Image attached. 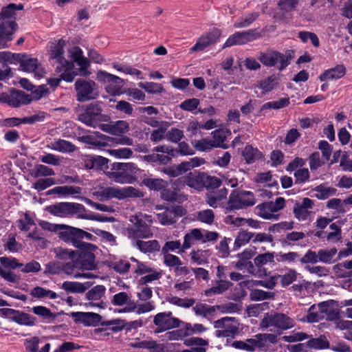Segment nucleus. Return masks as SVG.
Listing matches in <instances>:
<instances>
[{"mask_svg": "<svg viewBox=\"0 0 352 352\" xmlns=\"http://www.w3.org/2000/svg\"><path fill=\"white\" fill-rule=\"evenodd\" d=\"M133 245L144 254L154 253L160 250V245L157 240L147 241L137 240L133 243Z\"/></svg>", "mask_w": 352, "mask_h": 352, "instance_id": "2f4dec72", "label": "nucleus"}, {"mask_svg": "<svg viewBox=\"0 0 352 352\" xmlns=\"http://www.w3.org/2000/svg\"><path fill=\"white\" fill-rule=\"evenodd\" d=\"M305 237V234L302 232L292 231L286 234L284 238L280 240L283 245H294L300 240Z\"/></svg>", "mask_w": 352, "mask_h": 352, "instance_id": "49530a36", "label": "nucleus"}, {"mask_svg": "<svg viewBox=\"0 0 352 352\" xmlns=\"http://www.w3.org/2000/svg\"><path fill=\"white\" fill-rule=\"evenodd\" d=\"M307 344L308 347L314 349H325L329 347V342L322 336L309 340Z\"/></svg>", "mask_w": 352, "mask_h": 352, "instance_id": "052dcab7", "label": "nucleus"}, {"mask_svg": "<svg viewBox=\"0 0 352 352\" xmlns=\"http://www.w3.org/2000/svg\"><path fill=\"white\" fill-rule=\"evenodd\" d=\"M16 224L21 231H28L32 226L35 225V223L30 214L24 213L23 217L17 221Z\"/></svg>", "mask_w": 352, "mask_h": 352, "instance_id": "338daca9", "label": "nucleus"}, {"mask_svg": "<svg viewBox=\"0 0 352 352\" xmlns=\"http://www.w3.org/2000/svg\"><path fill=\"white\" fill-rule=\"evenodd\" d=\"M161 198L168 202L183 203L187 200V196L182 193L176 188L164 187L160 193Z\"/></svg>", "mask_w": 352, "mask_h": 352, "instance_id": "bb28decb", "label": "nucleus"}, {"mask_svg": "<svg viewBox=\"0 0 352 352\" xmlns=\"http://www.w3.org/2000/svg\"><path fill=\"white\" fill-rule=\"evenodd\" d=\"M138 87L151 94H160L164 91L161 84L154 82H140L138 83Z\"/></svg>", "mask_w": 352, "mask_h": 352, "instance_id": "603ef678", "label": "nucleus"}, {"mask_svg": "<svg viewBox=\"0 0 352 352\" xmlns=\"http://www.w3.org/2000/svg\"><path fill=\"white\" fill-rule=\"evenodd\" d=\"M276 260L278 263L294 265L297 261H300V254L296 252H289L287 253L280 252L276 253Z\"/></svg>", "mask_w": 352, "mask_h": 352, "instance_id": "c03bdc74", "label": "nucleus"}, {"mask_svg": "<svg viewBox=\"0 0 352 352\" xmlns=\"http://www.w3.org/2000/svg\"><path fill=\"white\" fill-rule=\"evenodd\" d=\"M76 99L79 102H86L98 96L97 85L91 80L78 79L75 82Z\"/></svg>", "mask_w": 352, "mask_h": 352, "instance_id": "9d476101", "label": "nucleus"}, {"mask_svg": "<svg viewBox=\"0 0 352 352\" xmlns=\"http://www.w3.org/2000/svg\"><path fill=\"white\" fill-rule=\"evenodd\" d=\"M214 148L221 147L226 148L228 146L224 144L226 139V133L223 129H217L212 132V137H210Z\"/></svg>", "mask_w": 352, "mask_h": 352, "instance_id": "3c124183", "label": "nucleus"}, {"mask_svg": "<svg viewBox=\"0 0 352 352\" xmlns=\"http://www.w3.org/2000/svg\"><path fill=\"white\" fill-rule=\"evenodd\" d=\"M228 190L222 188L216 192L208 194L206 195V203L212 208L224 207L223 201L226 199L228 195Z\"/></svg>", "mask_w": 352, "mask_h": 352, "instance_id": "c85d7f7f", "label": "nucleus"}, {"mask_svg": "<svg viewBox=\"0 0 352 352\" xmlns=\"http://www.w3.org/2000/svg\"><path fill=\"white\" fill-rule=\"evenodd\" d=\"M256 203L253 192L246 190H234L230 195L226 206V212L233 210H239L252 206Z\"/></svg>", "mask_w": 352, "mask_h": 352, "instance_id": "423d86ee", "label": "nucleus"}, {"mask_svg": "<svg viewBox=\"0 0 352 352\" xmlns=\"http://www.w3.org/2000/svg\"><path fill=\"white\" fill-rule=\"evenodd\" d=\"M202 239V231L198 228H194L190 232L185 234L184 237V243L182 244V250L178 252V254H182L186 250L189 249L195 241H201Z\"/></svg>", "mask_w": 352, "mask_h": 352, "instance_id": "473e14b6", "label": "nucleus"}, {"mask_svg": "<svg viewBox=\"0 0 352 352\" xmlns=\"http://www.w3.org/2000/svg\"><path fill=\"white\" fill-rule=\"evenodd\" d=\"M23 5L10 3L0 12V49L8 47V43L13 39V34L18 25L15 22L16 10H21Z\"/></svg>", "mask_w": 352, "mask_h": 352, "instance_id": "f257e3e1", "label": "nucleus"}, {"mask_svg": "<svg viewBox=\"0 0 352 352\" xmlns=\"http://www.w3.org/2000/svg\"><path fill=\"white\" fill-rule=\"evenodd\" d=\"M314 207V201L305 197L301 202H296L293 207L294 217L299 221H310L313 217L312 210Z\"/></svg>", "mask_w": 352, "mask_h": 352, "instance_id": "dca6fc26", "label": "nucleus"}, {"mask_svg": "<svg viewBox=\"0 0 352 352\" xmlns=\"http://www.w3.org/2000/svg\"><path fill=\"white\" fill-rule=\"evenodd\" d=\"M258 17L257 12H252L238 19L234 23L235 28H244L250 26Z\"/></svg>", "mask_w": 352, "mask_h": 352, "instance_id": "8fccbe9b", "label": "nucleus"}, {"mask_svg": "<svg viewBox=\"0 0 352 352\" xmlns=\"http://www.w3.org/2000/svg\"><path fill=\"white\" fill-rule=\"evenodd\" d=\"M60 237L66 242L71 243L73 245L76 241L78 242H83L82 239H86L89 241H94L95 236L91 234L84 231L83 230L74 228L66 227L65 230L60 231Z\"/></svg>", "mask_w": 352, "mask_h": 352, "instance_id": "a211bd4d", "label": "nucleus"}, {"mask_svg": "<svg viewBox=\"0 0 352 352\" xmlns=\"http://www.w3.org/2000/svg\"><path fill=\"white\" fill-rule=\"evenodd\" d=\"M276 276H278L282 287H285L296 280L298 273L294 269L287 268L284 274H276Z\"/></svg>", "mask_w": 352, "mask_h": 352, "instance_id": "de8ad7c7", "label": "nucleus"}, {"mask_svg": "<svg viewBox=\"0 0 352 352\" xmlns=\"http://www.w3.org/2000/svg\"><path fill=\"white\" fill-rule=\"evenodd\" d=\"M294 324L292 318L281 313L267 314L261 322L262 329L278 333L292 328Z\"/></svg>", "mask_w": 352, "mask_h": 352, "instance_id": "7ed1b4c3", "label": "nucleus"}, {"mask_svg": "<svg viewBox=\"0 0 352 352\" xmlns=\"http://www.w3.org/2000/svg\"><path fill=\"white\" fill-rule=\"evenodd\" d=\"M81 270L79 266H77V261L75 258L69 262L63 264V272L66 274L74 278H92L94 275L90 272L80 273L75 272L76 270Z\"/></svg>", "mask_w": 352, "mask_h": 352, "instance_id": "c756f323", "label": "nucleus"}, {"mask_svg": "<svg viewBox=\"0 0 352 352\" xmlns=\"http://www.w3.org/2000/svg\"><path fill=\"white\" fill-rule=\"evenodd\" d=\"M232 286V283L227 280H217L212 287L204 291V295L207 297H211L216 295L222 294L228 291Z\"/></svg>", "mask_w": 352, "mask_h": 352, "instance_id": "7c9ffc66", "label": "nucleus"}, {"mask_svg": "<svg viewBox=\"0 0 352 352\" xmlns=\"http://www.w3.org/2000/svg\"><path fill=\"white\" fill-rule=\"evenodd\" d=\"M336 315L337 313L335 312L331 305L327 301H324L311 306L305 320L311 323L317 322L324 319L325 316L327 318L332 320Z\"/></svg>", "mask_w": 352, "mask_h": 352, "instance_id": "6e6552de", "label": "nucleus"}, {"mask_svg": "<svg viewBox=\"0 0 352 352\" xmlns=\"http://www.w3.org/2000/svg\"><path fill=\"white\" fill-rule=\"evenodd\" d=\"M4 314L12 316V320L19 324L32 326L34 324L35 319L28 314L16 311L12 309H3Z\"/></svg>", "mask_w": 352, "mask_h": 352, "instance_id": "cd10ccee", "label": "nucleus"}, {"mask_svg": "<svg viewBox=\"0 0 352 352\" xmlns=\"http://www.w3.org/2000/svg\"><path fill=\"white\" fill-rule=\"evenodd\" d=\"M111 303L116 306L126 305L123 309H119L118 313H129L136 309V304L131 300V296L124 292L116 294L113 296Z\"/></svg>", "mask_w": 352, "mask_h": 352, "instance_id": "4be33fe9", "label": "nucleus"}, {"mask_svg": "<svg viewBox=\"0 0 352 352\" xmlns=\"http://www.w3.org/2000/svg\"><path fill=\"white\" fill-rule=\"evenodd\" d=\"M66 42L60 39L52 50V57L55 58L58 63L56 68V71L61 72L62 78L66 82H72L74 78L78 75L74 70V65L73 62L66 60L63 57L64 47Z\"/></svg>", "mask_w": 352, "mask_h": 352, "instance_id": "f03ea898", "label": "nucleus"}, {"mask_svg": "<svg viewBox=\"0 0 352 352\" xmlns=\"http://www.w3.org/2000/svg\"><path fill=\"white\" fill-rule=\"evenodd\" d=\"M346 72L345 66L343 64H338L334 67L324 70L318 78L321 82L338 80L344 76Z\"/></svg>", "mask_w": 352, "mask_h": 352, "instance_id": "a878e982", "label": "nucleus"}, {"mask_svg": "<svg viewBox=\"0 0 352 352\" xmlns=\"http://www.w3.org/2000/svg\"><path fill=\"white\" fill-rule=\"evenodd\" d=\"M337 252L338 251L336 248L318 250L319 262L331 263L333 261V258L337 254Z\"/></svg>", "mask_w": 352, "mask_h": 352, "instance_id": "864d4df0", "label": "nucleus"}, {"mask_svg": "<svg viewBox=\"0 0 352 352\" xmlns=\"http://www.w3.org/2000/svg\"><path fill=\"white\" fill-rule=\"evenodd\" d=\"M40 339L38 337L34 336L30 338L25 339L24 341V346L25 349L30 352H49L51 348L50 343H46L40 351L38 346Z\"/></svg>", "mask_w": 352, "mask_h": 352, "instance_id": "c9c22d12", "label": "nucleus"}, {"mask_svg": "<svg viewBox=\"0 0 352 352\" xmlns=\"http://www.w3.org/2000/svg\"><path fill=\"white\" fill-rule=\"evenodd\" d=\"M106 288L103 285H96L92 287L86 293V298L90 300L89 302L86 303L87 307H97L103 308V303L99 302L101 298L104 295Z\"/></svg>", "mask_w": 352, "mask_h": 352, "instance_id": "b1692460", "label": "nucleus"}, {"mask_svg": "<svg viewBox=\"0 0 352 352\" xmlns=\"http://www.w3.org/2000/svg\"><path fill=\"white\" fill-rule=\"evenodd\" d=\"M217 307L210 306L204 303H197L195 306L192 307L196 316H201L204 318H208L214 316L216 308Z\"/></svg>", "mask_w": 352, "mask_h": 352, "instance_id": "37998d69", "label": "nucleus"}, {"mask_svg": "<svg viewBox=\"0 0 352 352\" xmlns=\"http://www.w3.org/2000/svg\"><path fill=\"white\" fill-rule=\"evenodd\" d=\"M109 179L119 184H133L135 177H131L125 170H112L107 173Z\"/></svg>", "mask_w": 352, "mask_h": 352, "instance_id": "4c0bfd02", "label": "nucleus"}, {"mask_svg": "<svg viewBox=\"0 0 352 352\" xmlns=\"http://www.w3.org/2000/svg\"><path fill=\"white\" fill-rule=\"evenodd\" d=\"M276 255V252H265L263 254H258L254 258V265L258 267H261L268 263H274Z\"/></svg>", "mask_w": 352, "mask_h": 352, "instance_id": "a18cd8bd", "label": "nucleus"}, {"mask_svg": "<svg viewBox=\"0 0 352 352\" xmlns=\"http://www.w3.org/2000/svg\"><path fill=\"white\" fill-rule=\"evenodd\" d=\"M30 294L32 297L37 299L54 300L58 297V294L54 291L39 286L32 289Z\"/></svg>", "mask_w": 352, "mask_h": 352, "instance_id": "58836bf2", "label": "nucleus"}, {"mask_svg": "<svg viewBox=\"0 0 352 352\" xmlns=\"http://www.w3.org/2000/svg\"><path fill=\"white\" fill-rule=\"evenodd\" d=\"M112 170H125L131 177H135V175L139 171L137 165L132 162H114L111 165Z\"/></svg>", "mask_w": 352, "mask_h": 352, "instance_id": "79ce46f5", "label": "nucleus"}, {"mask_svg": "<svg viewBox=\"0 0 352 352\" xmlns=\"http://www.w3.org/2000/svg\"><path fill=\"white\" fill-rule=\"evenodd\" d=\"M80 193V188L73 186H60L54 187L47 192V195H57L60 197H67Z\"/></svg>", "mask_w": 352, "mask_h": 352, "instance_id": "72a5a7b5", "label": "nucleus"}, {"mask_svg": "<svg viewBox=\"0 0 352 352\" xmlns=\"http://www.w3.org/2000/svg\"><path fill=\"white\" fill-rule=\"evenodd\" d=\"M48 208L49 212L55 216L67 217L80 213L85 210V206L77 203L62 202L52 205Z\"/></svg>", "mask_w": 352, "mask_h": 352, "instance_id": "ddd939ff", "label": "nucleus"}, {"mask_svg": "<svg viewBox=\"0 0 352 352\" xmlns=\"http://www.w3.org/2000/svg\"><path fill=\"white\" fill-rule=\"evenodd\" d=\"M98 78L108 83L105 87L107 93L113 96L122 94V80L120 78L106 72H100L98 74Z\"/></svg>", "mask_w": 352, "mask_h": 352, "instance_id": "6ab92c4d", "label": "nucleus"}, {"mask_svg": "<svg viewBox=\"0 0 352 352\" xmlns=\"http://www.w3.org/2000/svg\"><path fill=\"white\" fill-rule=\"evenodd\" d=\"M214 327L217 329L215 336L218 338H233L239 331V321L234 317H223L214 321Z\"/></svg>", "mask_w": 352, "mask_h": 352, "instance_id": "1a4fd4ad", "label": "nucleus"}, {"mask_svg": "<svg viewBox=\"0 0 352 352\" xmlns=\"http://www.w3.org/2000/svg\"><path fill=\"white\" fill-rule=\"evenodd\" d=\"M49 148L63 153H72L76 150V146L74 144L63 139L51 142Z\"/></svg>", "mask_w": 352, "mask_h": 352, "instance_id": "e433bc0d", "label": "nucleus"}, {"mask_svg": "<svg viewBox=\"0 0 352 352\" xmlns=\"http://www.w3.org/2000/svg\"><path fill=\"white\" fill-rule=\"evenodd\" d=\"M144 184L151 190H163L167 186V182L160 178H148L144 179Z\"/></svg>", "mask_w": 352, "mask_h": 352, "instance_id": "680f3d73", "label": "nucleus"}, {"mask_svg": "<svg viewBox=\"0 0 352 352\" xmlns=\"http://www.w3.org/2000/svg\"><path fill=\"white\" fill-rule=\"evenodd\" d=\"M194 147L199 151H206L214 148L210 137L204 138L199 140L192 142Z\"/></svg>", "mask_w": 352, "mask_h": 352, "instance_id": "69168bd1", "label": "nucleus"}, {"mask_svg": "<svg viewBox=\"0 0 352 352\" xmlns=\"http://www.w3.org/2000/svg\"><path fill=\"white\" fill-rule=\"evenodd\" d=\"M20 67L23 71L32 72L36 78L44 76L45 70L36 58L25 56L20 62Z\"/></svg>", "mask_w": 352, "mask_h": 352, "instance_id": "5701e85b", "label": "nucleus"}, {"mask_svg": "<svg viewBox=\"0 0 352 352\" xmlns=\"http://www.w3.org/2000/svg\"><path fill=\"white\" fill-rule=\"evenodd\" d=\"M192 263L201 265L208 263V252L203 250H192L190 253Z\"/></svg>", "mask_w": 352, "mask_h": 352, "instance_id": "09e8293b", "label": "nucleus"}, {"mask_svg": "<svg viewBox=\"0 0 352 352\" xmlns=\"http://www.w3.org/2000/svg\"><path fill=\"white\" fill-rule=\"evenodd\" d=\"M261 34L256 29H251L247 31L236 32L230 35L223 45V48L230 47L233 45H244L248 42L259 38Z\"/></svg>", "mask_w": 352, "mask_h": 352, "instance_id": "f8f14e48", "label": "nucleus"}, {"mask_svg": "<svg viewBox=\"0 0 352 352\" xmlns=\"http://www.w3.org/2000/svg\"><path fill=\"white\" fill-rule=\"evenodd\" d=\"M134 224L127 229L129 236L133 239L149 238L153 232L149 226L138 217H135Z\"/></svg>", "mask_w": 352, "mask_h": 352, "instance_id": "412c9836", "label": "nucleus"}, {"mask_svg": "<svg viewBox=\"0 0 352 352\" xmlns=\"http://www.w3.org/2000/svg\"><path fill=\"white\" fill-rule=\"evenodd\" d=\"M135 273L142 276L140 281L143 284L152 283L153 281L159 280L162 276V270L152 267L145 263H138Z\"/></svg>", "mask_w": 352, "mask_h": 352, "instance_id": "f3484780", "label": "nucleus"}, {"mask_svg": "<svg viewBox=\"0 0 352 352\" xmlns=\"http://www.w3.org/2000/svg\"><path fill=\"white\" fill-rule=\"evenodd\" d=\"M62 289L68 292L82 293L86 290V287L78 282L65 281L62 284Z\"/></svg>", "mask_w": 352, "mask_h": 352, "instance_id": "4d7b16f0", "label": "nucleus"}, {"mask_svg": "<svg viewBox=\"0 0 352 352\" xmlns=\"http://www.w3.org/2000/svg\"><path fill=\"white\" fill-rule=\"evenodd\" d=\"M285 206L283 197H277L274 201H270L258 204L256 209L259 217L265 219H276L275 212L282 210Z\"/></svg>", "mask_w": 352, "mask_h": 352, "instance_id": "9b49d317", "label": "nucleus"}, {"mask_svg": "<svg viewBox=\"0 0 352 352\" xmlns=\"http://www.w3.org/2000/svg\"><path fill=\"white\" fill-rule=\"evenodd\" d=\"M196 218L203 223L212 225L214 221V214L211 209L202 210L197 212Z\"/></svg>", "mask_w": 352, "mask_h": 352, "instance_id": "5fc2aeb1", "label": "nucleus"}, {"mask_svg": "<svg viewBox=\"0 0 352 352\" xmlns=\"http://www.w3.org/2000/svg\"><path fill=\"white\" fill-rule=\"evenodd\" d=\"M71 316L76 322L87 327L97 325L101 319L99 314L93 312H72Z\"/></svg>", "mask_w": 352, "mask_h": 352, "instance_id": "393cba45", "label": "nucleus"}, {"mask_svg": "<svg viewBox=\"0 0 352 352\" xmlns=\"http://www.w3.org/2000/svg\"><path fill=\"white\" fill-rule=\"evenodd\" d=\"M278 83V78L275 75H272L260 82L258 87L263 93H267L274 89Z\"/></svg>", "mask_w": 352, "mask_h": 352, "instance_id": "bf43d9fd", "label": "nucleus"}, {"mask_svg": "<svg viewBox=\"0 0 352 352\" xmlns=\"http://www.w3.org/2000/svg\"><path fill=\"white\" fill-rule=\"evenodd\" d=\"M74 246L80 250V252L76 254L77 266H79L81 270H94L96 265L94 252L97 249V247L89 243L78 242L77 241L74 242Z\"/></svg>", "mask_w": 352, "mask_h": 352, "instance_id": "39448f33", "label": "nucleus"}, {"mask_svg": "<svg viewBox=\"0 0 352 352\" xmlns=\"http://www.w3.org/2000/svg\"><path fill=\"white\" fill-rule=\"evenodd\" d=\"M186 184L194 188H199L201 186V177L197 172L189 173L184 178Z\"/></svg>", "mask_w": 352, "mask_h": 352, "instance_id": "774afa93", "label": "nucleus"}, {"mask_svg": "<svg viewBox=\"0 0 352 352\" xmlns=\"http://www.w3.org/2000/svg\"><path fill=\"white\" fill-rule=\"evenodd\" d=\"M109 154L117 159H129L133 156V151L126 147L109 149L108 150Z\"/></svg>", "mask_w": 352, "mask_h": 352, "instance_id": "13d9d810", "label": "nucleus"}, {"mask_svg": "<svg viewBox=\"0 0 352 352\" xmlns=\"http://www.w3.org/2000/svg\"><path fill=\"white\" fill-rule=\"evenodd\" d=\"M110 267L120 274H125L129 272L131 265L126 259H115L110 263Z\"/></svg>", "mask_w": 352, "mask_h": 352, "instance_id": "6e6d98bb", "label": "nucleus"}, {"mask_svg": "<svg viewBox=\"0 0 352 352\" xmlns=\"http://www.w3.org/2000/svg\"><path fill=\"white\" fill-rule=\"evenodd\" d=\"M178 210H180V208L166 209L164 212L157 214L159 222L164 226H170L173 224L176 221V214Z\"/></svg>", "mask_w": 352, "mask_h": 352, "instance_id": "ea45409f", "label": "nucleus"}, {"mask_svg": "<svg viewBox=\"0 0 352 352\" xmlns=\"http://www.w3.org/2000/svg\"><path fill=\"white\" fill-rule=\"evenodd\" d=\"M254 237V233L241 231L238 233L234 241V249H238L248 243Z\"/></svg>", "mask_w": 352, "mask_h": 352, "instance_id": "0e129e2a", "label": "nucleus"}, {"mask_svg": "<svg viewBox=\"0 0 352 352\" xmlns=\"http://www.w3.org/2000/svg\"><path fill=\"white\" fill-rule=\"evenodd\" d=\"M331 232L326 233V238L327 241L331 242H338L341 240V228L338 224V222L333 223L329 226Z\"/></svg>", "mask_w": 352, "mask_h": 352, "instance_id": "e2e57ef3", "label": "nucleus"}, {"mask_svg": "<svg viewBox=\"0 0 352 352\" xmlns=\"http://www.w3.org/2000/svg\"><path fill=\"white\" fill-rule=\"evenodd\" d=\"M153 323L157 327L155 333H159L179 327V320L172 316L171 311L158 313L154 316Z\"/></svg>", "mask_w": 352, "mask_h": 352, "instance_id": "2eb2a0df", "label": "nucleus"}, {"mask_svg": "<svg viewBox=\"0 0 352 352\" xmlns=\"http://www.w3.org/2000/svg\"><path fill=\"white\" fill-rule=\"evenodd\" d=\"M78 120L87 126L97 128L100 122H107L110 120L108 115L103 114L98 104H89L82 113L78 114Z\"/></svg>", "mask_w": 352, "mask_h": 352, "instance_id": "0eeeda50", "label": "nucleus"}, {"mask_svg": "<svg viewBox=\"0 0 352 352\" xmlns=\"http://www.w3.org/2000/svg\"><path fill=\"white\" fill-rule=\"evenodd\" d=\"M242 155L247 164H252L262 158V153L257 148L252 145H247L242 153Z\"/></svg>", "mask_w": 352, "mask_h": 352, "instance_id": "a19ab883", "label": "nucleus"}, {"mask_svg": "<svg viewBox=\"0 0 352 352\" xmlns=\"http://www.w3.org/2000/svg\"><path fill=\"white\" fill-rule=\"evenodd\" d=\"M221 35V30L214 28L199 38L197 43L190 49L191 52L203 51L212 44L215 43Z\"/></svg>", "mask_w": 352, "mask_h": 352, "instance_id": "aec40b11", "label": "nucleus"}, {"mask_svg": "<svg viewBox=\"0 0 352 352\" xmlns=\"http://www.w3.org/2000/svg\"><path fill=\"white\" fill-rule=\"evenodd\" d=\"M0 96L1 102L7 103L12 107H18L30 103L29 94L22 91L12 89L8 92L6 91L5 94Z\"/></svg>", "mask_w": 352, "mask_h": 352, "instance_id": "4468645a", "label": "nucleus"}, {"mask_svg": "<svg viewBox=\"0 0 352 352\" xmlns=\"http://www.w3.org/2000/svg\"><path fill=\"white\" fill-rule=\"evenodd\" d=\"M293 57L294 52L292 50H287L284 54L275 50H267L261 52L258 59L265 66H276L279 71H283L290 64Z\"/></svg>", "mask_w": 352, "mask_h": 352, "instance_id": "20e7f679", "label": "nucleus"}, {"mask_svg": "<svg viewBox=\"0 0 352 352\" xmlns=\"http://www.w3.org/2000/svg\"><path fill=\"white\" fill-rule=\"evenodd\" d=\"M130 346L133 349H148L151 352H164L163 345L152 340H145L142 341L136 340L131 342Z\"/></svg>", "mask_w": 352, "mask_h": 352, "instance_id": "f704fd0d", "label": "nucleus"}]
</instances>
